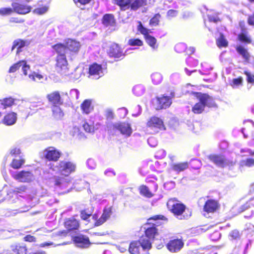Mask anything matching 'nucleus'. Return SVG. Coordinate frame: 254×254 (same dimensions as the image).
Instances as JSON below:
<instances>
[{"label": "nucleus", "mask_w": 254, "mask_h": 254, "mask_svg": "<svg viewBox=\"0 0 254 254\" xmlns=\"http://www.w3.org/2000/svg\"><path fill=\"white\" fill-rule=\"evenodd\" d=\"M23 240L25 242H28L30 243L35 242L36 241V238L31 235H27L23 238Z\"/></svg>", "instance_id": "obj_56"}, {"label": "nucleus", "mask_w": 254, "mask_h": 254, "mask_svg": "<svg viewBox=\"0 0 254 254\" xmlns=\"http://www.w3.org/2000/svg\"><path fill=\"white\" fill-rule=\"evenodd\" d=\"M117 130H119L122 134L127 136L132 133L130 125L127 122L113 124L108 127V131L110 133L114 134Z\"/></svg>", "instance_id": "obj_9"}, {"label": "nucleus", "mask_w": 254, "mask_h": 254, "mask_svg": "<svg viewBox=\"0 0 254 254\" xmlns=\"http://www.w3.org/2000/svg\"><path fill=\"white\" fill-rule=\"evenodd\" d=\"M24 22V19L19 17H13L9 19V22L12 23H22Z\"/></svg>", "instance_id": "obj_55"}, {"label": "nucleus", "mask_w": 254, "mask_h": 254, "mask_svg": "<svg viewBox=\"0 0 254 254\" xmlns=\"http://www.w3.org/2000/svg\"><path fill=\"white\" fill-rule=\"evenodd\" d=\"M28 254H46V253L44 251L36 250L30 252Z\"/></svg>", "instance_id": "obj_64"}, {"label": "nucleus", "mask_w": 254, "mask_h": 254, "mask_svg": "<svg viewBox=\"0 0 254 254\" xmlns=\"http://www.w3.org/2000/svg\"><path fill=\"white\" fill-rule=\"evenodd\" d=\"M137 23V31L143 35L146 43L152 49H157L158 45L157 44V39L153 36L149 35V30L143 26L141 21H138Z\"/></svg>", "instance_id": "obj_8"}, {"label": "nucleus", "mask_w": 254, "mask_h": 254, "mask_svg": "<svg viewBox=\"0 0 254 254\" xmlns=\"http://www.w3.org/2000/svg\"><path fill=\"white\" fill-rule=\"evenodd\" d=\"M161 15L159 13L155 14L153 17H152L149 22V25L151 26H157L160 22V19Z\"/></svg>", "instance_id": "obj_44"}, {"label": "nucleus", "mask_w": 254, "mask_h": 254, "mask_svg": "<svg viewBox=\"0 0 254 254\" xmlns=\"http://www.w3.org/2000/svg\"><path fill=\"white\" fill-rule=\"evenodd\" d=\"M52 48L54 50L55 53L57 54V56L65 55V51L66 50V46L65 43L63 44L61 43H58L53 45L52 46Z\"/></svg>", "instance_id": "obj_30"}, {"label": "nucleus", "mask_w": 254, "mask_h": 254, "mask_svg": "<svg viewBox=\"0 0 254 254\" xmlns=\"http://www.w3.org/2000/svg\"><path fill=\"white\" fill-rule=\"evenodd\" d=\"M107 54L110 58L117 59H123L126 56L121 45L115 42L110 46Z\"/></svg>", "instance_id": "obj_13"}, {"label": "nucleus", "mask_w": 254, "mask_h": 254, "mask_svg": "<svg viewBox=\"0 0 254 254\" xmlns=\"http://www.w3.org/2000/svg\"><path fill=\"white\" fill-rule=\"evenodd\" d=\"M146 127L153 130L155 132L160 130H165L166 127L163 120L156 116L151 117L146 124Z\"/></svg>", "instance_id": "obj_10"}, {"label": "nucleus", "mask_w": 254, "mask_h": 254, "mask_svg": "<svg viewBox=\"0 0 254 254\" xmlns=\"http://www.w3.org/2000/svg\"><path fill=\"white\" fill-rule=\"evenodd\" d=\"M55 168L60 176L54 177V183L55 186L60 187L64 183H68L66 177L71 173L75 172L76 165L71 161H60L58 164L54 166V164H50V169L55 171Z\"/></svg>", "instance_id": "obj_1"}, {"label": "nucleus", "mask_w": 254, "mask_h": 254, "mask_svg": "<svg viewBox=\"0 0 254 254\" xmlns=\"http://www.w3.org/2000/svg\"><path fill=\"white\" fill-rule=\"evenodd\" d=\"M64 95L67 96V93L62 92L61 94L59 91H54L48 94L46 96V98L52 106L62 105L64 103L63 99V97Z\"/></svg>", "instance_id": "obj_12"}, {"label": "nucleus", "mask_w": 254, "mask_h": 254, "mask_svg": "<svg viewBox=\"0 0 254 254\" xmlns=\"http://www.w3.org/2000/svg\"><path fill=\"white\" fill-rule=\"evenodd\" d=\"M247 21L250 25L254 26V12L249 16Z\"/></svg>", "instance_id": "obj_61"}, {"label": "nucleus", "mask_w": 254, "mask_h": 254, "mask_svg": "<svg viewBox=\"0 0 254 254\" xmlns=\"http://www.w3.org/2000/svg\"><path fill=\"white\" fill-rule=\"evenodd\" d=\"M220 208V204L217 200L208 199L204 203L203 210L207 214H213Z\"/></svg>", "instance_id": "obj_14"}, {"label": "nucleus", "mask_w": 254, "mask_h": 254, "mask_svg": "<svg viewBox=\"0 0 254 254\" xmlns=\"http://www.w3.org/2000/svg\"><path fill=\"white\" fill-rule=\"evenodd\" d=\"M22 70L25 75L27 74V71L30 69V66L27 64L25 61H21Z\"/></svg>", "instance_id": "obj_54"}, {"label": "nucleus", "mask_w": 254, "mask_h": 254, "mask_svg": "<svg viewBox=\"0 0 254 254\" xmlns=\"http://www.w3.org/2000/svg\"><path fill=\"white\" fill-rule=\"evenodd\" d=\"M27 190V188L26 186L24 185H21L19 187H16L13 192L16 193H23L25 192Z\"/></svg>", "instance_id": "obj_52"}, {"label": "nucleus", "mask_w": 254, "mask_h": 254, "mask_svg": "<svg viewBox=\"0 0 254 254\" xmlns=\"http://www.w3.org/2000/svg\"><path fill=\"white\" fill-rule=\"evenodd\" d=\"M140 194L147 198H151L154 196V194L152 193L149 188L145 185H141L139 188Z\"/></svg>", "instance_id": "obj_34"}, {"label": "nucleus", "mask_w": 254, "mask_h": 254, "mask_svg": "<svg viewBox=\"0 0 254 254\" xmlns=\"http://www.w3.org/2000/svg\"><path fill=\"white\" fill-rule=\"evenodd\" d=\"M127 44L130 46L141 47L143 45V42L138 38H131L128 40Z\"/></svg>", "instance_id": "obj_39"}, {"label": "nucleus", "mask_w": 254, "mask_h": 254, "mask_svg": "<svg viewBox=\"0 0 254 254\" xmlns=\"http://www.w3.org/2000/svg\"><path fill=\"white\" fill-rule=\"evenodd\" d=\"M14 101L15 100L13 98L9 97L4 98L1 102V104L3 106V109H6L11 107L14 104Z\"/></svg>", "instance_id": "obj_38"}, {"label": "nucleus", "mask_w": 254, "mask_h": 254, "mask_svg": "<svg viewBox=\"0 0 254 254\" xmlns=\"http://www.w3.org/2000/svg\"><path fill=\"white\" fill-rule=\"evenodd\" d=\"M167 206L175 216H182L187 209L185 204L176 197L170 198L167 202Z\"/></svg>", "instance_id": "obj_6"}, {"label": "nucleus", "mask_w": 254, "mask_h": 254, "mask_svg": "<svg viewBox=\"0 0 254 254\" xmlns=\"http://www.w3.org/2000/svg\"><path fill=\"white\" fill-rule=\"evenodd\" d=\"M65 44L66 50L69 52L71 55L77 54L81 46L79 42L71 39H67Z\"/></svg>", "instance_id": "obj_18"}, {"label": "nucleus", "mask_w": 254, "mask_h": 254, "mask_svg": "<svg viewBox=\"0 0 254 254\" xmlns=\"http://www.w3.org/2000/svg\"><path fill=\"white\" fill-rule=\"evenodd\" d=\"M55 68L56 71L61 76L69 74L68 63L66 56H57L55 59Z\"/></svg>", "instance_id": "obj_7"}, {"label": "nucleus", "mask_w": 254, "mask_h": 254, "mask_svg": "<svg viewBox=\"0 0 254 254\" xmlns=\"http://www.w3.org/2000/svg\"><path fill=\"white\" fill-rule=\"evenodd\" d=\"M92 212L87 209H84L80 211V217L83 220H87L91 215Z\"/></svg>", "instance_id": "obj_47"}, {"label": "nucleus", "mask_w": 254, "mask_h": 254, "mask_svg": "<svg viewBox=\"0 0 254 254\" xmlns=\"http://www.w3.org/2000/svg\"><path fill=\"white\" fill-rule=\"evenodd\" d=\"M243 78L241 76H239L238 78H234L231 82L230 83V85L233 88L242 85L243 84Z\"/></svg>", "instance_id": "obj_45"}, {"label": "nucleus", "mask_w": 254, "mask_h": 254, "mask_svg": "<svg viewBox=\"0 0 254 254\" xmlns=\"http://www.w3.org/2000/svg\"><path fill=\"white\" fill-rule=\"evenodd\" d=\"M29 77L31 80L34 81H37L38 80H41L44 78V76L41 74L36 73L35 72H33L31 74L29 75Z\"/></svg>", "instance_id": "obj_49"}, {"label": "nucleus", "mask_w": 254, "mask_h": 254, "mask_svg": "<svg viewBox=\"0 0 254 254\" xmlns=\"http://www.w3.org/2000/svg\"><path fill=\"white\" fill-rule=\"evenodd\" d=\"M105 117L108 120H112L115 118V115L113 111L111 109H107L105 111Z\"/></svg>", "instance_id": "obj_53"}, {"label": "nucleus", "mask_w": 254, "mask_h": 254, "mask_svg": "<svg viewBox=\"0 0 254 254\" xmlns=\"http://www.w3.org/2000/svg\"><path fill=\"white\" fill-rule=\"evenodd\" d=\"M101 21L102 23L106 27L114 26L116 23V19L113 14H104Z\"/></svg>", "instance_id": "obj_26"}, {"label": "nucleus", "mask_w": 254, "mask_h": 254, "mask_svg": "<svg viewBox=\"0 0 254 254\" xmlns=\"http://www.w3.org/2000/svg\"><path fill=\"white\" fill-rule=\"evenodd\" d=\"M11 5L13 7L14 12L21 15L29 13L32 9L30 5L21 3L14 2Z\"/></svg>", "instance_id": "obj_20"}, {"label": "nucleus", "mask_w": 254, "mask_h": 254, "mask_svg": "<svg viewBox=\"0 0 254 254\" xmlns=\"http://www.w3.org/2000/svg\"><path fill=\"white\" fill-rule=\"evenodd\" d=\"M168 222V218L164 215L157 214L148 218L144 224V236L149 242L154 240L155 238L159 235L157 227L160 226Z\"/></svg>", "instance_id": "obj_2"}, {"label": "nucleus", "mask_w": 254, "mask_h": 254, "mask_svg": "<svg viewBox=\"0 0 254 254\" xmlns=\"http://www.w3.org/2000/svg\"><path fill=\"white\" fill-rule=\"evenodd\" d=\"M10 252L12 254H26L27 247L23 243H15L10 245Z\"/></svg>", "instance_id": "obj_22"}, {"label": "nucleus", "mask_w": 254, "mask_h": 254, "mask_svg": "<svg viewBox=\"0 0 254 254\" xmlns=\"http://www.w3.org/2000/svg\"><path fill=\"white\" fill-rule=\"evenodd\" d=\"M208 158L218 167L224 168L228 165L226 159L221 154H210L208 156Z\"/></svg>", "instance_id": "obj_19"}, {"label": "nucleus", "mask_w": 254, "mask_h": 254, "mask_svg": "<svg viewBox=\"0 0 254 254\" xmlns=\"http://www.w3.org/2000/svg\"><path fill=\"white\" fill-rule=\"evenodd\" d=\"M230 236L233 239H237L240 238V235L238 231L233 230L230 233Z\"/></svg>", "instance_id": "obj_58"}, {"label": "nucleus", "mask_w": 254, "mask_h": 254, "mask_svg": "<svg viewBox=\"0 0 254 254\" xmlns=\"http://www.w3.org/2000/svg\"><path fill=\"white\" fill-rule=\"evenodd\" d=\"M60 106L55 105L52 106V116L56 120H61L64 116V113L60 108Z\"/></svg>", "instance_id": "obj_31"}, {"label": "nucleus", "mask_w": 254, "mask_h": 254, "mask_svg": "<svg viewBox=\"0 0 254 254\" xmlns=\"http://www.w3.org/2000/svg\"><path fill=\"white\" fill-rule=\"evenodd\" d=\"M30 44V41L29 40H24L17 39L13 42L11 50L16 49V54H18L22 52V49L25 47H28Z\"/></svg>", "instance_id": "obj_23"}, {"label": "nucleus", "mask_w": 254, "mask_h": 254, "mask_svg": "<svg viewBox=\"0 0 254 254\" xmlns=\"http://www.w3.org/2000/svg\"><path fill=\"white\" fill-rule=\"evenodd\" d=\"M238 40L245 44H251L252 40L250 36H248L247 32H243L238 35Z\"/></svg>", "instance_id": "obj_33"}, {"label": "nucleus", "mask_w": 254, "mask_h": 254, "mask_svg": "<svg viewBox=\"0 0 254 254\" xmlns=\"http://www.w3.org/2000/svg\"><path fill=\"white\" fill-rule=\"evenodd\" d=\"M244 73L247 76V81L249 83L254 84V74L251 73L250 71L245 70Z\"/></svg>", "instance_id": "obj_51"}, {"label": "nucleus", "mask_w": 254, "mask_h": 254, "mask_svg": "<svg viewBox=\"0 0 254 254\" xmlns=\"http://www.w3.org/2000/svg\"><path fill=\"white\" fill-rule=\"evenodd\" d=\"M254 200V198H251L245 203L242 205L239 208V212H242L250 208L251 206H254V203H251L252 201Z\"/></svg>", "instance_id": "obj_40"}, {"label": "nucleus", "mask_w": 254, "mask_h": 254, "mask_svg": "<svg viewBox=\"0 0 254 254\" xmlns=\"http://www.w3.org/2000/svg\"><path fill=\"white\" fill-rule=\"evenodd\" d=\"M175 97L174 91L170 92V95H162L161 97L157 98V110L166 109L170 106L172 104V99Z\"/></svg>", "instance_id": "obj_15"}, {"label": "nucleus", "mask_w": 254, "mask_h": 254, "mask_svg": "<svg viewBox=\"0 0 254 254\" xmlns=\"http://www.w3.org/2000/svg\"><path fill=\"white\" fill-rule=\"evenodd\" d=\"M217 46L221 48L222 47H227L228 45V43L225 38L224 35L222 33L220 34L219 37L216 39Z\"/></svg>", "instance_id": "obj_36"}, {"label": "nucleus", "mask_w": 254, "mask_h": 254, "mask_svg": "<svg viewBox=\"0 0 254 254\" xmlns=\"http://www.w3.org/2000/svg\"><path fill=\"white\" fill-rule=\"evenodd\" d=\"M10 153L12 156H17L20 154L21 151L19 148L15 147L11 149Z\"/></svg>", "instance_id": "obj_60"}, {"label": "nucleus", "mask_w": 254, "mask_h": 254, "mask_svg": "<svg viewBox=\"0 0 254 254\" xmlns=\"http://www.w3.org/2000/svg\"><path fill=\"white\" fill-rule=\"evenodd\" d=\"M236 49L237 52L240 54L246 61H248L249 60L250 57V54L247 50L243 46H237Z\"/></svg>", "instance_id": "obj_37"}, {"label": "nucleus", "mask_w": 254, "mask_h": 254, "mask_svg": "<svg viewBox=\"0 0 254 254\" xmlns=\"http://www.w3.org/2000/svg\"><path fill=\"white\" fill-rule=\"evenodd\" d=\"M240 165L242 167H252L254 166V159L252 158H247L240 162Z\"/></svg>", "instance_id": "obj_41"}, {"label": "nucleus", "mask_w": 254, "mask_h": 254, "mask_svg": "<svg viewBox=\"0 0 254 254\" xmlns=\"http://www.w3.org/2000/svg\"><path fill=\"white\" fill-rule=\"evenodd\" d=\"M21 66V61H18L17 63L12 64L9 68V73H13L18 70Z\"/></svg>", "instance_id": "obj_50"}, {"label": "nucleus", "mask_w": 254, "mask_h": 254, "mask_svg": "<svg viewBox=\"0 0 254 254\" xmlns=\"http://www.w3.org/2000/svg\"><path fill=\"white\" fill-rule=\"evenodd\" d=\"M188 167L189 164L187 162L175 163L171 166L172 169L177 173L184 171L188 169Z\"/></svg>", "instance_id": "obj_32"}, {"label": "nucleus", "mask_w": 254, "mask_h": 254, "mask_svg": "<svg viewBox=\"0 0 254 254\" xmlns=\"http://www.w3.org/2000/svg\"><path fill=\"white\" fill-rule=\"evenodd\" d=\"M80 108L83 114H89L93 110V106L92 105V100L85 99L80 105Z\"/></svg>", "instance_id": "obj_28"}, {"label": "nucleus", "mask_w": 254, "mask_h": 254, "mask_svg": "<svg viewBox=\"0 0 254 254\" xmlns=\"http://www.w3.org/2000/svg\"><path fill=\"white\" fill-rule=\"evenodd\" d=\"M17 120V114L14 112L7 113L3 117L2 123L6 126L14 125Z\"/></svg>", "instance_id": "obj_27"}, {"label": "nucleus", "mask_w": 254, "mask_h": 254, "mask_svg": "<svg viewBox=\"0 0 254 254\" xmlns=\"http://www.w3.org/2000/svg\"><path fill=\"white\" fill-rule=\"evenodd\" d=\"M14 12L13 7H1L0 8V15L5 16L11 15Z\"/></svg>", "instance_id": "obj_42"}, {"label": "nucleus", "mask_w": 254, "mask_h": 254, "mask_svg": "<svg viewBox=\"0 0 254 254\" xmlns=\"http://www.w3.org/2000/svg\"><path fill=\"white\" fill-rule=\"evenodd\" d=\"M102 71L101 64L94 63L89 66L88 73L90 75H99Z\"/></svg>", "instance_id": "obj_29"}, {"label": "nucleus", "mask_w": 254, "mask_h": 254, "mask_svg": "<svg viewBox=\"0 0 254 254\" xmlns=\"http://www.w3.org/2000/svg\"><path fill=\"white\" fill-rule=\"evenodd\" d=\"M64 225L68 232L77 230L80 227L79 220L76 219L73 217L66 219L64 222Z\"/></svg>", "instance_id": "obj_21"}, {"label": "nucleus", "mask_w": 254, "mask_h": 254, "mask_svg": "<svg viewBox=\"0 0 254 254\" xmlns=\"http://www.w3.org/2000/svg\"><path fill=\"white\" fill-rule=\"evenodd\" d=\"M239 26L242 32H247L246 28L245 27V23L244 21H241L239 23Z\"/></svg>", "instance_id": "obj_63"}, {"label": "nucleus", "mask_w": 254, "mask_h": 254, "mask_svg": "<svg viewBox=\"0 0 254 254\" xmlns=\"http://www.w3.org/2000/svg\"><path fill=\"white\" fill-rule=\"evenodd\" d=\"M159 165V164L158 161H155L154 163H152V164L151 165L152 170L154 172L158 171L157 167Z\"/></svg>", "instance_id": "obj_62"}, {"label": "nucleus", "mask_w": 254, "mask_h": 254, "mask_svg": "<svg viewBox=\"0 0 254 254\" xmlns=\"http://www.w3.org/2000/svg\"><path fill=\"white\" fill-rule=\"evenodd\" d=\"M76 4H79L80 5H86L89 4L93 0H73Z\"/></svg>", "instance_id": "obj_57"}, {"label": "nucleus", "mask_w": 254, "mask_h": 254, "mask_svg": "<svg viewBox=\"0 0 254 254\" xmlns=\"http://www.w3.org/2000/svg\"><path fill=\"white\" fill-rule=\"evenodd\" d=\"M192 94L198 100L191 108V111L194 114L198 115L203 113L206 107L208 108L217 107L214 98L208 94L193 92Z\"/></svg>", "instance_id": "obj_3"}, {"label": "nucleus", "mask_w": 254, "mask_h": 254, "mask_svg": "<svg viewBox=\"0 0 254 254\" xmlns=\"http://www.w3.org/2000/svg\"><path fill=\"white\" fill-rule=\"evenodd\" d=\"M24 163L25 160L23 158H20L19 160L13 159L10 163V166L14 169H19Z\"/></svg>", "instance_id": "obj_35"}, {"label": "nucleus", "mask_w": 254, "mask_h": 254, "mask_svg": "<svg viewBox=\"0 0 254 254\" xmlns=\"http://www.w3.org/2000/svg\"><path fill=\"white\" fill-rule=\"evenodd\" d=\"M73 240L79 247L82 248L88 247L90 245L89 238L85 235L76 236L73 237Z\"/></svg>", "instance_id": "obj_25"}, {"label": "nucleus", "mask_w": 254, "mask_h": 254, "mask_svg": "<svg viewBox=\"0 0 254 254\" xmlns=\"http://www.w3.org/2000/svg\"><path fill=\"white\" fill-rule=\"evenodd\" d=\"M44 158L50 162H57L61 158L62 153L54 146H49L44 150Z\"/></svg>", "instance_id": "obj_11"}, {"label": "nucleus", "mask_w": 254, "mask_h": 254, "mask_svg": "<svg viewBox=\"0 0 254 254\" xmlns=\"http://www.w3.org/2000/svg\"><path fill=\"white\" fill-rule=\"evenodd\" d=\"M151 247V242L145 237H140L138 241L130 243L128 251L130 254H149L148 251Z\"/></svg>", "instance_id": "obj_4"}, {"label": "nucleus", "mask_w": 254, "mask_h": 254, "mask_svg": "<svg viewBox=\"0 0 254 254\" xmlns=\"http://www.w3.org/2000/svg\"><path fill=\"white\" fill-rule=\"evenodd\" d=\"M13 178L20 182L29 183L33 179V175L30 171L22 170L12 175Z\"/></svg>", "instance_id": "obj_17"}, {"label": "nucleus", "mask_w": 254, "mask_h": 254, "mask_svg": "<svg viewBox=\"0 0 254 254\" xmlns=\"http://www.w3.org/2000/svg\"><path fill=\"white\" fill-rule=\"evenodd\" d=\"M112 214V208L111 207L105 208L101 217L96 220L94 223L95 226H99L103 224L110 218Z\"/></svg>", "instance_id": "obj_24"}, {"label": "nucleus", "mask_w": 254, "mask_h": 254, "mask_svg": "<svg viewBox=\"0 0 254 254\" xmlns=\"http://www.w3.org/2000/svg\"><path fill=\"white\" fill-rule=\"evenodd\" d=\"M152 81L154 84H158L161 83L162 80V76L160 73L155 72L151 75Z\"/></svg>", "instance_id": "obj_43"}, {"label": "nucleus", "mask_w": 254, "mask_h": 254, "mask_svg": "<svg viewBox=\"0 0 254 254\" xmlns=\"http://www.w3.org/2000/svg\"><path fill=\"white\" fill-rule=\"evenodd\" d=\"M84 130L88 133L93 132L95 130V127L93 124H89L85 122L82 125Z\"/></svg>", "instance_id": "obj_48"}, {"label": "nucleus", "mask_w": 254, "mask_h": 254, "mask_svg": "<svg viewBox=\"0 0 254 254\" xmlns=\"http://www.w3.org/2000/svg\"><path fill=\"white\" fill-rule=\"evenodd\" d=\"M178 13V11L174 9H170L167 12V15L168 17H173L177 16Z\"/></svg>", "instance_id": "obj_59"}, {"label": "nucleus", "mask_w": 254, "mask_h": 254, "mask_svg": "<svg viewBox=\"0 0 254 254\" xmlns=\"http://www.w3.org/2000/svg\"><path fill=\"white\" fill-rule=\"evenodd\" d=\"M48 10V7L46 5L42 6L35 8L33 12L34 14L42 15L45 13Z\"/></svg>", "instance_id": "obj_46"}, {"label": "nucleus", "mask_w": 254, "mask_h": 254, "mask_svg": "<svg viewBox=\"0 0 254 254\" xmlns=\"http://www.w3.org/2000/svg\"><path fill=\"white\" fill-rule=\"evenodd\" d=\"M115 4L118 5L121 10L129 9L136 11L147 4V0H114Z\"/></svg>", "instance_id": "obj_5"}, {"label": "nucleus", "mask_w": 254, "mask_h": 254, "mask_svg": "<svg viewBox=\"0 0 254 254\" xmlns=\"http://www.w3.org/2000/svg\"><path fill=\"white\" fill-rule=\"evenodd\" d=\"M184 243L182 239L174 238L171 239L166 244L167 250L171 253H177L184 247Z\"/></svg>", "instance_id": "obj_16"}]
</instances>
